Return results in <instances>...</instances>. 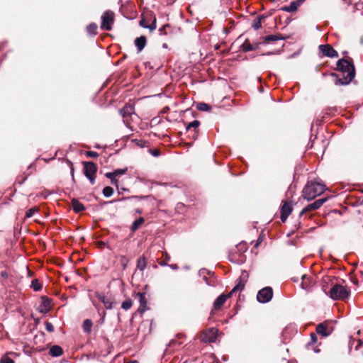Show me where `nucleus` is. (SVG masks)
I'll use <instances>...</instances> for the list:
<instances>
[{
    "label": "nucleus",
    "mask_w": 363,
    "mask_h": 363,
    "mask_svg": "<svg viewBox=\"0 0 363 363\" xmlns=\"http://www.w3.org/2000/svg\"><path fill=\"white\" fill-rule=\"evenodd\" d=\"M125 363H139L138 361L136 360H133V361H130V362H125Z\"/></svg>",
    "instance_id": "54"
},
{
    "label": "nucleus",
    "mask_w": 363,
    "mask_h": 363,
    "mask_svg": "<svg viewBox=\"0 0 363 363\" xmlns=\"http://www.w3.org/2000/svg\"><path fill=\"white\" fill-rule=\"evenodd\" d=\"M132 304V301L130 299H127L122 303L121 308L127 311L131 308Z\"/></svg>",
    "instance_id": "36"
},
{
    "label": "nucleus",
    "mask_w": 363,
    "mask_h": 363,
    "mask_svg": "<svg viewBox=\"0 0 363 363\" xmlns=\"http://www.w3.org/2000/svg\"><path fill=\"white\" fill-rule=\"evenodd\" d=\"M292 281H294V282H297L298 281V277H293L292 279Z\"/></svg>",
    "instance_id": "52"
},
{
    "label": "nucleus",
    "mask_w": 363,
    "mask_h": 363,
    "mask_svg": "<svg viewBox=\"0 0 363 363\" xmlns=\"http://www.w3.org/2000/svg\"><path fill=\"white\" fill-rule=\"evenodd\" d=\"M45 329L48 332L52 333L54 331V326L51 323L46 322L45 323Z\"/></svg>",
    "instance_id": "42"
},
{
    "label": "nucleus",
    "mask_w": 363,
    "mask_h": 363,
    "mask_svg": "<svg viewBox=\"0 0 363 363\" xmlns=\"http://www.w3.org/2000/svg\"><path fill=\"white\" fill-rule=\"evenodd\" d=\"M162 47H163L164 48H167V45L166 43H164V44L162 45Z\"/></svg>",
    "instance_id": "55"
},
{
    "label": "nucleus",
    "mask_w": 363,
    "mask_h": 363,
    "mask_svg": "<svg viewBox=\"0 0 363 363\" xmlns=\"http://www.w3.org/2000/svg\"><path fill=\"white\" fill-rule=\"evenodd\" d=\"M93 323L90 319H86L83 323V330L85 333H89L91 330Z\"/></svg>",
    "instance_id": "31"
},
{
    "label": "nucleus",
    "mask_w": 363,
    "mask_h": 363,
    "mask_svg": "<svg viewBox=\"0 0 363 363\" xmlns=\"http://www.w3.org/2000/svg\"><path fill=\"white\" fill-rule=\"evenodd\" d=\"M263 18L262 16H259L257 18H255L252 23V27L257 30L262 27V19Z\"/></svg>",
    "instance_id": "30"
},
{
    "label": "nucleus",
    "mask_w": 363,
    "mask_h": 363,
    "mask_svg": "<svg viewBox=\"0 0 363 363\" xmlns=\"http://www.w3.org/2000/svg\"><path fill=\"white\" fill-rule=\"evenodd\" d=\"M6 273L5 272H1V275H2L3 277H5V276H6Z\"/></svg>",
    "instance_id": "58"
},
{
    "label": "nucleus",
    "mask_w": 363,
    "mask_h": 363,
    "mask_svg": "<svg viewBox=\"0 0 363 363\" xmlns=\"http://www.w3.org/2000/svg\"><path fill=\"white\" fill-rule=\"evenodd\" d=\"M162 266H167L168 264L165 262H163V263H161L160 264Z\"/></svg>",
    "instance_id": "56"
},
{
    "label": "nucleus",
    "mask_w": 363,
    "mask_h": 363,
    "mask_svg": "<svg viewBox=\"0 0 363 363\" xmlns=\"http://www.w3.org/2000/svg\"><path fill=\"white\" fill-rule=\"evenodd\" d=\"M145 144V142L143 140H137V145L140 147H144Z\"/></svg>",
    "instance_id": "48"
},
{
    "label": "nucleus",
    "mask_w": 363,
    "mask_h": 363,
    "mask_svg": "<svg viewBox=\"0 0 363 363\" xmlns=\"http://www.w3.org/2000/svg\"><path fill=\"white\" fill-rule=\"evenodd\" d=\"M114 22V13L110 10L105 11L101 16V28L105 30H111Z\"/></svg>",
    "instance_id": "4"
},
{
    "label": "nucleus",
    "mask_w": 363,
    "mask_h": 363,
    "mask_svg": "<svg viewBox=\"0 0 363 363\" xmlns=\"http://www.w3.org/2000/svg\"><path fill=\"white\" fill-rule=\"evenodd\" d=\"M313 284L314 281L311 276L303 274L301 277V286L303 289L306 291H311L312 286H313Z\"/></svg>",
    "instance_id": "10"
},
{
    "label": "nucleus",
    "mask_w": 363,
    "mask_h": 363,
    "mask_svg": "<svg viewBox=\"0 0 363 363\" xmlns=\"http://www.w3.org/2000/svg\"><path fill=\"white\" fill-rule=\"evenodd\" d=\"M134 106L131 105L125 106L120 110V113L123 118H125L127 116H130L134 113Z\"/></svg>",
    "instance_id": "21"
},
{
    "label": "nucleus",
    "mask_w": 363,
    "mask_h": 363,
    "mask_svg": "<svg viewBox=\"0 0 363 363\" xmlns=\"http://www.w3.org/2000/svg\"><path fill=\"white\" fill-rule=\"evenodd\" d=\"M0 363H14V362L11 358L7 356H4L1 359Z\"/></svg>",
    "instance_id": "40"
},
{
    "label": "nucleus",
    "mask_w": 363,
    "mask_h": 363,
    "mask_svg": "<svg viewBox=\"0 0 363 363\" xmlns=\"http://www.w3.org/2000/svg\"><path fill=\"white\" fill-rule=\"evenodd\" d=\"M105 176L111 179V184L117 185L118 180L116 179V174L112 172H107Z\"/></svg>",
    "instance_id": "35"
},
{
    "label": "nucleus",
    "mask_w": 363,
    "mask_h": 363,
    "mask_svg": "<svg viewBox=\"0 0 363 363\" xmlns=\"http://www.w3.org/2000/svg\"><path fill=\"white\" fill-rule=\"evenodd\" d=\"M84 171L86 177L94 176L97 171L96 165L92 162H84Z\"/></svg>",
    "instance_id": "9"
},
{
    "label": "nucleus",
    "mask_w": 363,
    "mask_h": 363,
    "mask_svg": "<svg viewBox=\"0 0 363 363\" xmlns=\"http://www.w3.org/2000/svg\"><path fill=\"white\" fill-rule=\"evenodd\" d=\"M272 54H274V52H267L265 54H262V55H272Z\"/></svg>",
    "instance_id": "53"
},
{
    "label": "nucleus",
    "mask_w": 363,
    "mask_h": 363,
    "mask_svg": "<svg viewBox=\"0 0 363 363\" xmlns=\"http://www.w3.org/2000/svg\"><path fill=\"white\" fill-rule=\"evenodd\" d=\"M169 27V25L168 24H166L164 25V26H162V28H160L159 29V33L160 35H166L167 33L165 32V29L166 28Z\"/></svg>",
    "instance_id": "44"
},
{
    "label": "nucleus",
    "mask_w": 363,
    "mask_h": 363,
    "mask_svg": "<svg viewBox=\"0 0 363 363\" xmlns=\"http://www.w3.org/2000/svg\"><path fill=\"white\" fill-rule=\"evenodd\" d=\"M196 108L198 110L201 111H208L211 109V106L210 105L203 102L199 103L196 105Z\"/></svg>",
    "instance_id": "32"
},
{
    "label": "nucleus",
    "mask_w": 363,
    "mask_h": 363,
    "mask_svg": "<svg viewBox=\"0 0 363 363\" xmlns=\"http://www.w3.org/2000/svg\"><path fill=\"white\" fill-rule=\"evenodd\" d=\"M299 6L295 1H291L289 6H285L281 8V10L286 12L291 13L297 10Z\"/></svg>",
    "instance_id": "26"
},
{
    "label": "nucleus",
    "mask_w": 363,
    "mask_h": 363,
    "mask_svg": "<svg viewBox=\"0 0 363 363\" xmlns=\"http://www.w3.org/2000/svg\"><path fill=\"white\" fill-rule=\"evenodd\" d=\"M319 50L324 56L334 58L338 57L337 52L330 45H320Z\"/></svg>",
    "instance_id": "8"
},
{
    "label": "nucleus",
    "mask_w": 363,
    "mask_h": 363,
    "mask_svg": "<svg viewBox=\"0 0 363 363\" xmlns=\"http://www.w3.org/2000/svg\"><path fill=\"white\" fill-rule=\"evenodd\" d=\"M126 170H127L126 169H117L115 171H113V172L115 173L116 174V177H117L118 175H121V174H125Z\"/></svg>",
    "instance_id": "43"
},
{
    "label": "nucleus",
    "mask_w": 363,
    "mask_h": 363,
    "mask_svg": "<svg viewBox=\"0 0 363 363\" xmlns=\"http://www.w3.org/2000/svg\"><path fill=\"white\" fill-rule=\"evenodd\" d=\"M30 286L35 291H39L42 289V285L38 279H33L31 282Z\"/></svg>",
    "instance_id": "34"
},
{
    "label": "nucleus",
    "mask_w": 363,
    "mask_h": 363,
    "mask_svg": "<svg viewBox=\"0 0 363 363\" xmlns=\"http://www.w3.org/2000/svg\"><path fill=\"white\" fill-rule=\"evenodd\" d=\"M323 289L324 292L333 300L345 299L347 298L350 294V291L345 286L338 284L333 285L328 292L326 291L325 286H323Z\"/></svg>",
    "instance_id": "3"
},
{
    "label": "nucleus",
    "mask_w": 363,
    "mask_h": 363,
    "mask_svg": "<svg viewBox=\"0 0 363 363\" xmlns=\"http://www.w3.org/2000/svg\"><path fill=\"white\" fill-rule=\"evenodd\" d=\"M203 342H214L217 340V330L212 328L203 333L201 337Z\"/></svg>",
    "instance_id": "7"
},
{
    "label": "nucleus",
    "mask_w": 363,
    "mask_h": 363,
    "mask_svg": "<svg viewBox=\"0 0 363 363\" xmlns=\"http://www.w3.org/2000/svg\"><path fill=\"white\" fill-rule=\"evenodd\" d=\"M94 306L96 307V308L98 310V312L101 316V323H104V320H105V317H106V312L104 311H103L102 312H100V310L99 308H98V306L94 303H93Z\"/></svg>",
    "instance_id": "39"
},
{
    "label": "nucleus",
    "mask_w": 363,
    "mask_h": 363,
    "mask_svg": "<svg viewBox=\"0 0 363 363\" xmlns=\"http://www.w3.org/2000/svg\"><path fill=\"white\" fill-rule=\"evenodd\" d=\"M176 344H177V341H176V340H170V341L169 342V343H168V346H169V347H172V346L175 345Z\"/></svg>",
    "instance_id": "49"
},
{
    "label": "nucleus",
    "mask_w": 363,
    "mask_h": 363,
    "mask_svg": "<svg viewBox=\"0 0 363 363\" xmlns=\"http://www.w3.org/2000/svg\"><path fill=\"white\" fill-rule=\"evenodd\" d=\"M96 297L101 301L106 309H111L113 308V301L111 298L106 297L105 295L96 294Z\"/></svg>",
    "instance_id": "17"
},
{
    "label": "nucleus",
    "mask_w": 363,
    "mask_h": 363,
    "mask_svg": "<svg viewBox=\"0 0 363 363\" xmlns=\"http://www.w3.org/2000/svg\"><path fill=\"white\" fill-rule=\"evenodd\" d=\"M200 123L197 120H194V121L189 123L188 125L186 126V130H189L191 128H196L199 127Z\"/></svg>",
    "instance_id": "37"
},
{
    "label": "nucleus",
    "mask_w": 363,
    "mask_h": 363,
    "mask_svg": "<svg viewBox=\"0 0 363 363\" xmlns=\"http://www.w3.org/2000/svg\"><path fill=\"white\" fill-rule=\"evenodd\" d=\"M136 297L138 298V301L140 303V308L138 311L141 313H143L147 309V300L145 293L138 292L136 294Z\"/></svg>",
    "instance_id": "14"
},
{
    "label": "nucleus",
    "mask_w": 363,
    "mask_h": 363,
    "mask_svg": "<svg viewBox=\"0 0 363 363\" xmlns=\"http://www.w3.org/2000/svg\"><path fill=\"white\" fill-rule=\"evenodd\" d=\"M134 43H135V45L136 46V48L138 49V52H140L145 47L146 43H147V40L145 36L142 35L139 38H135Z\"/></svg>",
    "instance_id": "18"
},
{
    "label": "nucleus",
    "mask_w": 363,
    "mask_h": 363,
    "mask_svg": "<svg viewBox=\"0 0 363 363\" xmlns=\"http://www.w3.org/2000/svg\"><path fill=\"white\" fill-rule=\"evenodd\" d=\"M136 212L138 213H142L141 210H140V209H137Z\"/></svg>",
    "instance_id": "57"
},
{
    "label": "nucleus",
    "mask_w": 363,
    "mask_h": 363,
    "mask_svg": "<svg viewBox=\"0 0 363 363\" xmlns=\"http://www.w3.org/2000/svg\"><path fill=\"white\" fill-rule=\"evenodd\" d=\"M228 298V296L225 294L220 295L213 302V308L215 310H219L221 308L223 305L225 303Z\"/></svg>",
    "instance_id": "19"
},
{
    "label": "nucleus",
    "mask_w": 363,
    "mask_h": 363,
    "mask_svg": "<svg viewBox=\"0 0 363 363\" xmlns=\"http://www.w3.org/2000/svg\"><path fill=\"white\" fill-rule=\"evenodd\" d=\"M337 69L341 72V75L332 73L335 77V85H347L355 76V69L353 63L347 60L342 58L337 62Z\"/></svg>",
    "instance_id": "1"
},
{
    "label": "nucleus",
    "mask_w": 363,
    "mask_h": 363,
    "mask_svg": "<svg viewBox=\"0 0 363 363\" xmlns=\"http://www.w3.org/2000/svg\"><path fill=\"white\" fill-rule=\"evenodd\" d=\"M206 274L211 276V275H213V272H211V271H208L206 269H201L199 271V274L200 277H203V279L205 281V282L206 283L207 285L208 286H215L216 285V281H214V279H208V278L206 277Z\"/></svg>",
    "instance_id": "15"
},
{
    "label": "nucleus",
    "mask_w": 363,
    "mask_h": 363,
    "mask_svg": "<svg viewBox=\"0 0 363 363\" xmlns=\"http://www.w3.org/2000/svg\"><path fill=\"white\" fill-rule=\"evenodd\" d=\"M136 267L140 272H143L146 267V259L144 256L140 257L137 260Z\"/></svg>",
    "instance_id": "27"
},
{
    "label": "nucleus",
    "mask_w": 363,
    "mask_h": 363,
    "mask_svg": "<svg viewBox=\"0 0 363 363\" xmlns=\"http://www.w3.org/2000/svg\"><path fill=\"white\" fill-rule=\"evenodd\" d=\"M38 211V208H31L28 209L26 213V218H30L32 217L36 212Z\"/></svg>",
    "instance_id": "38"
},
{
    "label": "nucleus",
    "mask_w": 363,
    "mask_h": 363,
    "mask_svg": "<svg viewBox=\"0 0 363 363\" xmlns=\"http://www.w3.org/2000/svg\"><path fill=\"white\" fill-rule=\"evenodd\" d=\"M328 201V198H321L319 199L315 200L313 203H311L306 206L299 213L300 216H302L306 212L312 211V210H316L320 208L324 203H325Z\"/></svg>",
    "instance_id": "6"
},
{
    "label": "nucleus",
    "mask_w": 363,
    "mask_h": 363,
    "mask_svg": "<svg viewBox=\"0 0 363 363\" xmlns=\"http://www.w3.org/2000/svg\"><path fill=\"white\" fill-rule=\"evenodd\" d=\"M292 211L291 205L287 202L284 203L281 209V216L280 218L282 222H284L288 216L291 214Z\"/></svg>",
    "instance_id": "12"
},
{
    "label": "nucleus",
    "mask_w": 363,
    "mask_h": 363,
    "mask_svg": "<svg viewBox=\"0 0 363 363\" xmlns=\"http://www.w3.org/2000/svg\"><path fill=\"white\" fill-rule=\"evenodd\" d=\"M51 300L47 296H42L41 303L38 307V311L43 313H47L50 310Z\"/></svg>",
    "instance_id": "11"
},
{
    "label": "nucleus",
    "mask_w": 363,
    "mask_h": 363,
    "mask_svg": "<svg viewBox=\"0 0 363 363\" xmlns=\"http://www.w3.org/2000/svg\"><path fill=\"white\" fill-rule=\"evenodd\" d=\"M311 343H315L317 341V337L315 333L311 334Z\"/></svg>",
    "instance_id": "46"
},
{
    "label": "nucleus",
    "mask_w": 363,
    "mask_h": 363,
    "mask_svg": "<svg viewBox=\"0 0 363 363\" xmlns=\"http://www.w3.org/2000/svg\"><path fill=\"white\" fill-rule=\"evenodd\" d=\"M145 220L143 217H140L136 219L131 225L130 230L133 232H135L138 228L144 223Z\"/></svg>",
    "instance_id": "28"
},
{
    "label": "nucleus",
    "mask_w": 363,
    "mask_h": 363,
    "mask_svg": "<svg viewBox=\"0 0 363 363\" xmlns=\"http://www.w3.org/2000/svg\"><path fill=\"white\" fill-rule=\"evenodd\" d=\"M326 190L325 185L315 181H308L302 190V196L307 201H311L322 194Z\"/></svg>",
    "instance_id": "2"
},
{
    "label": "nucleus",
    "mask_w": 363,
    "mask_h": 363,
    "mask_svg": "<svg viewBox=\"0 0 363 363\" xmlns=\"http://www.w3.org/2000/svg\"><path fill=\"white\" fill-rule=\"evenodd\" d=\"M316 332L317 333L323 335V337H328L331 334L332 330L330 328H328L327 323H322L317 325Z\"/></svg>",
    "instance_id": "13"
},
{
    "label": "nucleus",
    "mask_w": 363,
    "mask_h": 363,
    "mask_svg": "<svg viewBox=\"0 0 363 363\" xmlns=\"http://www.w3.org/2000/svg\"><path fill=\"white\" fill-rule=\"evenodd\" d=\"M273 297L272 289L267 286L259 290L257 295V299L259 303H268Z\"/></svg>",
    "instance_id": "5"
},
{
    "label": "nucleus",
    "mask_w": 363,
    "mask_h": 363,
    "mask_svg": "<svg viewBox=\"0 0 363 363\" xmlns=\"http://www.w3.org/2000/svg\"><path fill=\"white\" fill-rule=\"evenodd\" d=\"M140 26L144 28H147L150 31L155 30L156 29V18L155 16H153L152 23L150 25H147L145 23V20L142 19L140 21L139 23Z\"/></svg>",
    "instance_id": "24"
},
{
    "label": "nucleus",
    "mask_w": 363,
    "mask_h": 363,
    "mask_svg": "<svg viewBox=\"0 0 363 363\" xmlns=\"http://www.w3.org/2000/svg\"><path fill=\"white\" fill-rule=\"evenodd\" d=\"M295 1L298 6H301L305 1V0H296Z\"/></svg>",
    "instance_id": "51"
},
{
    "label": "nucleus",
    "mask_w": 363,
    "mask_h": 363,
    "mask_svg": "<svg viewBox=\"0 0 363 363\" xmlns=\"http://www.w3.org/2000/svg\"><path fill=\"white\" fill-rule=\"evenodd\" d=\"M285 40V38L281 35V34H276V35H269L264 37V40L266 43L270 42V41H277V40Z\"/></svg>",
    "instance_id": "25"
},
{
    "label": "nucleus",
    "mask_w": 363,
    "mask_h": 363,
    "mask_svg": "<svg viewBox=\"0 0 363 363\" xmlns=\"http://www.w3.org/2000/svg\"><path fill=\"white\" fill-rule=\"evenodd\" d=\"M113 189L111 186H106L103 189V195L106 197L109 198L113 194Z\"/></svg>",
    "instance_id": "33"
},
{
    "label": "nucleus",
    "mask_w": 363,
    "mask_h": 363,
    "mask_svg": "<svg viewBox=\"0 0 363 363\" xmlns=\"http://www.w3.org/2000/svg\"><path fill=\"white\" fill-rule=\"evenodd\" d=\"M72 206L76 213H79L85 209L84 206L76 199L72 200Z\"/></svg>",
    "instance_id": "22"
},
{
    "label": "nucleus",
    "mask_w": 363,
    "mask_h": 363,
    "mask_svg": "<svg viewBox=\"0 0 363 363\" xmlns=\"http://www.w3.org/2000/svg\"><path fill=\"white\" fill-rule=\"evenodd\" d=\"M91 184L95 183V175L86 177Z\"/></svg>",
    "instance_id": "47"
},
{
    "label": "nucleus",
    "mask_w": 363,
    "mask_h": 363,
    "mask_svg": "<svg viewBox=\"0 0 363 363\" xmlns=\"http://www.w3.org/2000/svg\"><path fill=\"white\" fill-rule=\"evenodd\" d=\"M167 266L174 270L178 269V267L176 264H169Z\"/></svg>",
    "instance_id": "50"
},
{
    "label": "nucleus",
    "mask_w": 363,
    "mask_h": 363,
    "mask_svg": "<svg viewBox=\"0 0 363 363\" xmlns=\"http://www.w3.org/2000/svg\"><path fill=\"white\" fill-rule=\"evenodd\" d=\"M63 354L62 347L59 345H53L50 348L49 354L53 357H58Z\"/></svg>",
    "instance_id": "20"
},
{
    "label": "nucleus",
    "mask_w": 363,
    "mask_h": 363,
    "mask_svg": "<svg viewBox=\"0 0 363 363\" xmlns=\"http://www.w3.org/2000/svg\"><path fill=\"white\" fill-rule=\"evenodd\" d=\"M98 26L95 23H91L86 27V31L89 35H96L97 34Z\"/></svg>",
    "instance_id": "29"
},
{
    "label": "nucleus",
    "mask_w": 363,
    "mask_h": 363,
    "mask_svg": "<svg viewBox=\"0 0 363 363\" xmlns=\"http://www.w3.org/2000/svg\"><path fill=\"white\" fill-rule=\"evenodd\" d=\"M151 154L154 157H158L160 155V151L158 150L155 149V150L151 151Z\"/></svg>",
    "instance_id": "45"
},
{
    "label": "nucleus",
    "mask_w": 363,
    "mask_h": 363,
    "mask_svg": "<svg viewBox=\"0 0 363 363\" xmlns=\"http://www.w3.org/2000/svg\"><path fill=\"white\" fill-rule=\"evenodd\" d=\"M261 43H255L253 44H251L248 43L247 41L245 42L242 45L240 46L242 51L245 52L255 50L259 48Z\"/></svg>",
    "instance_id": "16"
},
{
    "label": "nucleus",
    "mask_w": 363,
    "mask_h": 363,
    "mask_svg": "<svg viewBox=\"0 0 363 363\" xmlns=\"http://www.w3.org/2000/svg\"><path fill=\"white\" fill-rule=\"evenodd\" d=\"M245 285V280H243L242 279L240 278L238 284L233 287V289L231 290L228 296H230L235 292L242 291L244 289Z\"/></svg>",
    "instance_id": "23"
},
{
    "label": "nucleus",
    "mask_w": 363,
    "mask_h": 363,
    "mask_svg": "<svg viewBox=\"0 0 363 363\" xmlns=\"http://www.w3.org/2000/svg\"><path fill=\"white\" fill-rule=\"evenodd\" d=\"M85 155L86 157L92 158H96L99 156V154L94 151H86Z\"/></svg>",
    "instance_id": "41"
}]
</instances>
